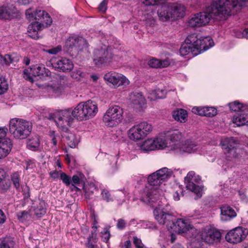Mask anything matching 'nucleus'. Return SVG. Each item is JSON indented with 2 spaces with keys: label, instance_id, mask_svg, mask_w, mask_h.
I'll use <instances>...</instances> for the list:
<instances>
[{
  "label": "nucleus",
  "instance_id": "1a4fd4ad",
  "mask_svg": "<svg viewBox=\"0 0 248 248\" xmlns=\"http://www.w3.org/2000/svg\"><path fill=\"white\" fill-rule=\"evenodd\" d=\"M153 130L152 125L147 122H141L132 126L128 131V137L137 141L145 138Z\"/></svg>",
  "mask_w": 248,
  "mask_h": 248
},
{
  "label": "nucleus",
  "instance_id": "6e6552de",
  "mask_svg": "<svg viewBox=\"0 0 248 248\" xmlns=\"http://www.w3.org/2000/svg\"><path fill=\"white\" fill-rule=\"evenodd\" d=\"M73 112L74 109L70 108L59 110L53 112L50 117L61 130L66 131L73 122Z\"/></svg>",
  "mask_w": 248,
  "mask_h": 248
},
{
  "label": "nucleus",
  "instance_id": "f257e3e1",
  "mask_svg": "<svg viewBox=\"0 0 248 248\" xmlns=\"http://www.w3.org/2000/svg\"><path fill=\"white\" fill-rule=\"evenodd\" d=\"M236 5L230 0H213L205 10L191 16L187 25L192 28H200L208 25L211 19L225 20L231 16L233 7Z\"/></svg>",
  "mask_w": 248,
  "mask_h": 248
},
{
  "label": "nucleus",
  "instance_id": "864d4df0",
  "mask_svg": "<svg viewBox=\"0 0 248 248\" xmlns=\"http://www.w3.org/2000/svg\"><path fill=\"white\" fill-rule=\"evenodd\" d=\"M232 1L236 3V5L233 7V9L238 7L244 6L246 5V2H248V0H230V3H232Z\"/></svg>",
  "mask_w": 248,
  "mask_h": 248
},
{
  "label": "nucleus",
  "instance_id": "7ed1b4c3",
  "mask_svg": "<svg viewBox=\"0 0 248 248\" xmlns=\"http://www.w3.org/2000/svg\"><path fill=\"white\" fill-rule=\"evenodd\" d=\"M214 46L213 40L210 37L198 38L196 34H191L186 39L180 48V54L182 56L191 54L197 56Z\"/></svg>",
  "mask_w": 248,
  "mask_h": 248
},
{
  "label": "nucleus",
  "instance_id": "37998d69",
  "mask_svg": "<svg viewBox=\"0 0 248 248\" xmlns=\"http://www.w3.org/2000/svg\"><path fill=\"white\" fill-rule=\"evenodd\" d=\"M12 62L13 60L9 55H6L3 56L0 54V65L8 66Z\"/></svg>",
  "mask_w": 248,
  "mask_h": 248
},
{
  "label": "nucleus",
  "instance_id": "e2e57ef3",
  "mask_svg": "<svg viewBox=\"0 0 248 248\" xmlns=\"http://www.w3.org/2000/svg\"><path fill=\"white\" fill-rule=\"evenodd\" d=\"M50 175L51 178L54 179H58L59 177H60L59 172L56 170H54L53 171L50 172Z\"/></svg>",
  "mask_w": 248,
  "mask_h": 248
},
{
  "label": "nucleus",
  "instance_id": "0eeeda50",
  "mask_svg": "<svg viewBox=\"0 0 248 248\" xmlns=\"http://www.w3.org/2000/svg\"><path fill=\"white\" fill-rule=\"evenodd\" d=\"M124 110L119 105L109 106L106 110L102 117V121L105 125L112 127L118 125L123 120Z\"/></svg>",
  "mask_w": 248,
  "mask_h": 248
},
{
  "label": "nucleus",
  "instance_id": "603ef678",
  "mask_svg": "<svg viewBox=\"0 0 248 248\" xmlns=\"http://www.w3.org/2000/svg\"><path fill=\"white\" fill-rule=\"evenodd\" d=\"M9 131L11 133L15 134L16 133V119H11L9 124Z\"/></svg>",
  "mask_w": 248,
  "mask_h": 248
},
{
  "label": "nucleus",
  "instance_id": "0e129e2a",
  "mask_svg": "<svg viewBox=\"0 0 248 248\" xmlns=\"http://www.w3.org/2000/svg\"><path fill=\"white\" fill-rule=\"evenodd\" d=\"M26 170L32 169L34 166V162L31 160L27 161L26 162Z\"/></svg>",
  "mask_w": 248,
  "mask_h": 248
},
{
  "label": "nucleus",
  "instance_id": "7c9ffc66",
  "mask_svg": "<svg viewBox=\"0 0 248 248\" xmlns=\"http://www.w3.org/2000/svg\"><path fill=\"white\" fill-rule=\"evenodd\" d=\"M27 148L32 151H39L40 149V138L37 135L32 136L28 140L27 143Z\"/></svg>",
  "mask_w": 248,
  "mask_h": 248
},
{
  "label": "nucleus",
  "instance_id": "ddd939ff",
  "mask_svg": "<svg viewBox=\"0 0 248 248\" xmlns=\"http://www.w3.org/2000/svg\"><path fill=\"white\" fill-rule=\"evenodd\" d=\"M200 237L204 242L213 244L220 241L221 234L219 231L215 227L208 225L202 229L200 233Z\"/></svg>",
  "mask_w": 248,
  "mask_h": 248
},
{
  "label": "nucleus",
  "instance_id": "4d7b16f0",
  "mask_svg": "<svg viewBox=\"0 0 248 248\" xmlns=\"http://www.w3.org/2000/svg\"><path fill=\"white\" fill-rule=\"evenodd\" d=\"M110 238V233L108 230H104L102 232V239L104 242H108Z\"/></svg>",
  "mask_w": 248,
  "mask_h": 248
},
{
  "label": "nucleus",
  "instance_id": "13d9d810",
  "mask_svg": "<svg viewBox=\"0 0 248 248\" xmlns=\"http://www.w3.org/2000/svg\"><path fill=\"white\" fill-rule=\"evenodd\" d=\"M117 227L119 229L122 230L125 227V222L123 219H120L118 220Z\"/></svg>",
  "mask_w": 248,
  "mask_h": 248
},
{
  "label": "nucleus",
  "instance_id": "f8f14e48",
  "mask_svg": "<svg viewBox=\"0 0 248 248\" xmlns=\"http://www.w3.org/2000/svg\"><path fill=\"white\" fill-rule=\"evenodd\" d=\"M26 17L30 21H34L51 25L52 19L49 14L44 10L37 9L33 10L29 8L26 11Z\"/></svg>",
  "mask_w": 248,
  "mask_h": 248
},
{
  "label": "nucleus",
  "instance_id": "69168bd1",
  "mask_svg": "<svg viewBox=\"0 0 248 248\" xmlns=\"http://www.w3.org/2000/svg\"><path fill=\"white\" fill-rule=\"evenodd\" d=\"M50 136L52 138V143H53V145L54 146H56L57 141L56 140L55 136V132L54 131H51L50 132Z\"/></svg>",
  "mask_w": 248,
  "mask_h": 248
},
{
  "label": "nucleus",
  "instance_id": "b1692460",
  "mask_svg": "<svg viewBox=\"0 0 248 248\" xmlns=\"http://www.w3.org/2000/svg\"><path fill=\"white\" fill-rule=\"evenodd\" d=\"M161 6L159 7L157 11V14L159 20L166 22L172 19V13H171L169 3L164 2Z\"/></svg>",
  "mask_w": 248,
  "mask_h": 248
},
{
  "label": "nucleus",
  "instance_id": "bb28decb",
  "mask_svg": "<svg viewBox=\"0 0 248 248\" xmlns=\"http://www.w3.org/2000/svg\"><path fill=\"white\" fill-rule=\"evenodd\" d=\"M33 74L32 75L36 78L38 77L39 78L44 79L47 77H49L51 76L50 71L45 68L42 65H34L32 66Z\"/></svg>",
  "mask_w": 248,
  "mask_h": 248
},
{
  "label": "nucleus",
  "instance_id": "f03ea898",
  "mask_svg": "<svg viewBox=\"0 0 248 248\" xmlns=\"http://www.w3.org/2000/svg\"><path fill=\"white\" fill-rule=\"evenodd\" d=\"M172 174V171L167 168H163L150 174L148 178L149 186H146L141 193L140 199L145 203L153 205V203L163 194L160 189L162 181L170 178Z\"/></svg>",
  "mask_w": 248,
  "mask_h": 248
},
{
  "label": "nucleus",
  "instance_id": "9b49d317",
  "mask_svg": "<svg viewBox=\"0 0 248 248\" xmlns=\"http://www.w3.org/2000/svg\"><path fill=\"white\" fill-rule=\"evenodd\" d=\"M155 220L160 225H166L169 230L174 228L175 218L170 214L167 212L161 205H158L154 210Z\"/></svg>",
  "mask_w": 248,
  "mask_h": 248
},
{
  "label": "nucleus",
  "instance_id": "f3484780",
  "mask_svg": "<svg viewBox=\"0 0 248 248\" xmlns=\"http://www.w3.org/2000/svg\"><path fill=\"white\" fill-rule=\"evenodd\" d=\"M174 226L172 229L177 231L179 233H185L189 232H196L197 230L193 226L188 219L178 218L174 221Z\"/></svg>",
  "mask_w": 248,
  "mask_h": 248
},
{
  "label": "nucleus",
  "instance_id": "4c0bfd02",
  "mask_svg": "<svg viewBox=\"0 0 248 248\" xmlns=\"http://www.w3.org/2000/svg\"><path fill=\"white\" fill-rule=\"evenodd\" d=\"M34 214L38 217H42L46 213V204L44 201H41L39 205L33 210Z\"/></svg>",
  "mask_w": 248,
  "mask_h": 248
},
{
  "label": "nucleus",
  "instance_id": "412c9836",
  "mask_svg": "<svg viewBox=\"0 0 248 248\" xmlns=\"http://www.w3.org/2000/svg\"><path fill=\"white\" fill-rule=\"evenodd\" d=\"M51 25L43 24L39 21L33 22L31 23L28 28L29 35L32 38L37 39L39 38L38 32L43 30L44 28L50 26Z\"/></svg>",
  "mask_w": 248,
  "mask_h": 248
},
{
  "label": "nucleus",
  "instance_id": "cd10ccee",
  "mask_svg": "<svg viewBox=\"0 0 248 248\" xmlns=\"http://www.w3.org/2000/svg\"><path fill=\"white\" fill-rule=\"evenodd\" d=\"M12 148V143L9 139H4L0 140V159L6 157L10 153Z\"/></svg>",
  "mask_w": 248,
  "mask_h": 248
},
{
  "label": "nucleus",
  "instance_id": "052dcab7",
  "mask_svg": "<svg viewBox=\"0 0 248 248\" xmlns=\"http://www.w3.org/2000/svg\"><path fill=\"white\" fill-rule=\"evenodd\" d=\"M7 129L5 127H0V140L5 137Z\"/></svg>",
  "mask_w": 248,
  "mask_h": 248
},
{
  "label": "nucleus",
  "instance_id": "3c124183",
  "mask_svg": "<svg viewBox=\"0 0 248 248\" xmlns=\"http://www.w3.org/2000/svg\"><path fill=\"white\" fill-rule=\"evenodd\" d=\"M62 50V47L60 46H58L56 47L52 48L51 49L47 50H44V51L50 54L56 55L60 52Z\"/></svg>",
  "mask_w": 248,
  "mask_h": 248
},
{
  "label": "nucleus",
  "instance_id": "c85d7f7f",
  "mask_svg": "<svg viewBox=\"0 0 248 248\" xmlns=\"http://www.w3.org/2000/svg\"><path fill=\"white\" fill-rule=\"evenodd\" d=\"M170 9L172 13V19H177L183 17L185 15V8L180 5L169 3Z\"/></svg>",
  "mask_w": 248,
  "mask_h": 248
},
{
  "label": "nucleus",
  "instance_id": "8fccbe9b",
  "mask_svg": "<svg viewBox=\"0 0 248 248\" xmlns=\"http://www.w3.org/2000/svg\"><path fill=\"white\" fill-rule=\"evenodd\" d=\"M234 35L238 38H246L248 39V35L247 29H245L242 31H235L234 32Z\"/></svg>",
  "mask_w": 248,
  "mask_h": 248
},
{
  "label": "nucleus",
  "instance_id": "bf43d9fd",
  "mask_svg": "<svg viewBox=\"0 0 248 248\" xmlns=\"http://www.w3.org/2000/svg\"><path fill=\"white\" fill-rule=\"evenodd\" d=\"M22 191L23 192L24 197L25 199H28L30 197L29 188L25 186L23 187Z\"/></svg>",
  "mask_w": 248,
  "mask_h": 248
},
{
  "label": "nucleus",
  "instance_id": "de8ad7c7",
  "mask_svg": "<svg viewBox=\"0 0 248 248\" xmlns=\"http://www.w3.org/2000/svg\"><path fill=\"white\" fill-rule=\"evenodd\" d=\"M61 179L63 183L66 186L70 185L71 182V179L70 177L68 176L66 173L62 172L60 174Z\"/></svg>",
  "mask_w": 248,
  "mask_h": 248
},
{
  "label": "nucleus",
  "instance_id": "473e14b6",
  "mask_svg": "<svg viewBox=\"0 0 248 248\" xmlns=\"http://www.w3.org/2000/svg\"><path fill=\"white\" fill-rule=\"evenodd\" d=\"M166 93V90L158 89L149 92L147 97L150 101H155L158 99L164 98Z\"/></svg>",
  "mask_w": 248,
  "mask_h": 248
},
{
  "label": "nucleus",
  "instance_id": "680f3d73",
  "mask_svg": "<svg viewBox=\"0 0 248 248\" xmlns=\"http://www.w3.org/2000/svg\"><path fill=\"white\" fill-rule=\"evenodd\" d=\"M0 248H11L9 243L6 240H0Z\"/></svg>",
  "mask_w": 248,
  "mask_h": 248
},
{
  "label": "nucleus",
  "instance_id": "72a5a7b5",
  "mask_svg": "<svg viewBox=\"0 0 248 248\" xmlns=\"http://www.w3.org/2000/svg\"><path fill=\"white\" fill-rule=\"evenodd\" d=\"M15 7L8 5L6 7L0 8V19H10L13 14L15 13Z\"/></svg>",
  "mask_w": 248,
  "mask_h": 248
},
{
  "label": "nucleus",
  "instance_id": "79ce46f5",
  "mask_svg": "<svg viewBox=\"0 0 248 248\" xmlns=\"http://www.w3.org/2000/svg\"><path fill=\"white\" fill-rule=\"evenodd\" d=\"M228 105L230 109L233 111H239L241 110L243 107V104L237 101L230 103Z\"/></svg>",
  "mask_w": 248,
  "mask_h": 248
},
{
  "label": "nucleus",
  "instance_id": "49530a36",
  "mask_svg": "<svg viewBox=\"0 0 248 248\" xmlns=\"http://www.w3.org/2000/svg\"><path fill=\"white\" fill-rule=\"evenodd\" d=\"M8 89L7 81L2 78H0V94L3 93Z\"/></svg>",
  "mask_w": 248,
  "mask_h": 248
},
{
  "label": "nucleus",
  "instance_id": "e433bc0d",
  "mask_svg": "<svg viewBox=\"0 0 248 248\" xmlns=\"http://www.w3.org/2000/svg\"><path fill=\"white\" fill-rule=\"evenodd\" d=\"M84 179V175L81 172H78L77 174L74 175L72 178L71 182L72 185L74 186V188L72 189V190H79V189L75 185H79L81 183Z\"/></svg>",
  "mask_w": 248,
  "mask_h": 248
},
{
  "label": "nucleus",
  "instance_id": "4468645a",
  "mask_svg": "<svg viewBox=\"0 0 248 248\" xmlns=\"http://www.w3.org/2000/svg\"><path fill=\"white\" fill-rule=\"evenodd\" d=\"M248 234V230L242 227H236L229 232L225 235L226 240L232 244H237L244 240Z\"/></svg>",
  "mask_w": 248,
  "mask_h": 248
},
{
  "label": "nucleus",
  "instance_id": "58836bf2",
  "mask_svg": "<svg viewBox=\"0 0 248 248\" xmlns=\"http://www.w3.org/2000/svg\"><path fill=\"white\" fill-rule=\"evenodd\" d=\"M66 138L68 145L72 148H75L79 141V137L73 133H69Z\"/></svg>",
  "mask_w": 248,
  "mask_h": 248
},
{
  "label": "nucleus",
  "instance_id": "39448f33",
  "mask_svg": "<svg viewBox=\"0 0 248 248\" xmlns=\"http://www.w3.org/2000/svg\"><path fill=\"white\" fill-rule=\"evenodd\" d=\"M98 112L97 103L92 100L79 103L74 108V118L79 121L87 120L95 117Z\"/></svg>",
  "mask_w": 248,
  "mask_h": 248
},
{
  "label": "nucleus",
  "instance_id": "c03bdc74",
  "mask_svg": "<svg viewBox=\"0 0 248 248\" xmlns=\"http://www.w3.org/2000/svg\"><path fill=\"white\" fill-rule=\"evenodd\" d=\"M101 195L102 199L107 202L113 201V198L111 197L109 192L107 189H102Z\"/></svg>",
  "mask_w": 248,
  "mask_h": 248
},
{
  "label": "nucleus",
  "instance_id": "774afa93",
  "mask_svg": "<svg viewBox=\"0 0 248 248\" xmlns=\"http://www.w3.org/2000/svg\"><path fill=\"white\" fill-rule=\"evenodd\" d=\"M131 243L130 240H127L124 242L123 248H131Z\"/></svg>",
  "mask_w": 248,
  "mask_h": 248
},
{
  "label": "nucleus",
  "instance_id": "2f4dec72",
  "mask_svg": "<svg viewBox=\"0 0 248 248\" xmlns=\"http://www.w3.org/2000/svg\"><path fill=\"white\" fill-rule=\"evenodd\" d=\"M172 116L175 121L185 123L187 117V112L184 109H177L172 111Z\"/></svg>",
  "mask_w": 248,
  "mask_h": 248
},
{
  "label": "nucleus",
  "instance_id": "6e6d98bb",
  "mask_svg": "<svg viewBox=\"0 0 248 248\" xmlns=\"http://www.w3.org/2000/svg\"><path fill=\"white\" fill-rule=\"evenodd\" d=\"M108 1L107 0H103L99 4L98 9L100 12L104 13L107 9Z\"/></svg>",
  "mask_w": 248,
  "mask_h": 248
},
{
  "label": "nucleus",
  "instance_id": "dca6fc26",
  "mask_svg": "<svg viewBox=\"0 0 248 248\" xmlns=\"http://www.w3.org/2000/svg\"><path fill=\"white\" fill-rule=\"evenodd\" d=\"M16 137L20 139H26L31 133L32 124L29 122L16 119Z\"/></svg>",
  "mask_w": 248,
  "mask_h": 248
},
{
  "label": "nucleus",
  "instance_id": "5fc2aeb1",
  "mask_svg": "<svg viewBox=\"0 0 248 248\" xmlns=\"http://www.w3.org/2000/svg\"><path fill=\"white\" fill-rule=\"evenodd\" d=\"M133 243L136 248H144V246L142 243L141 239L137 236L133 237Z\"/></svg>",
  "mask_w": 248,
  "mask_h": 248
},
{
  "label": "nucleus",
  "instance_id": "f704fd0d",
  "mask_svg": "<svg viewBox=\"0 0 248 248\" xmlns=\"http://www.w3.org/2000/svg\"><path fill=\"white\" fill-rule=\"evenodd\" d=\"M148 64L150 67L152 68H163L169 65L170 62L168 60L161 61L156 59L153 58L148 61Z\"/></svg>",
  "mask_w": 248,
  "mask_h": 248
},
{
  "label": "nucleus",
  "instance_id": "09e8293b",
  "mask_svg": "<svg viewBox=\"0 0 248 248\" xmlns=\"http://www.w3.org/2000/svg\"><path fill=\"white\" fill-rule=\"evenodd\" d=\"M71 77L77 80H79L80 78L84 77V73L80 70H76L71 73Z\"/></svg>",
  "mask_w": 248,
  "mask_h": 248
},
{
  "label": "nucleus",
  "instance_id": "a19ab883",
  "mask_svg": "<svg viewBox=\"0 0 248 248\" xmlns=\"http://www.w3.org/2000/svg\"><path fill=\"white\" fill-rule=\"evenodd\" d=\"M33 73V68L32 66L30 68H28L25 69L23 71V77L24 78L30 81L31 83H33L35 80V77H34L32 75Z\"/></svg>",
  "mask_w": 248,
  "mask_h": 248
},
{
  "label": "nucleus",
  "instance_id": "20e7f679",
  "mask_svg": "<svg viewBox=\"0 0 248 248\" xmlns=\"http://www.w3.org/2000/svg\"><path fill=\"white\" fill-rule=\"evenodd\" d=\"M182 138V134L178 129L174 128L166 129L154 138L156 150L167 148L175 150Z\"/></svg>",
  "mask_w": 248,
  "mask_h": 248
},
{
  "label": "nucleus",
  "instance_id": "9d476101",
  "mask_svg": "<svg viewBox=\"0 0 248 248\" xmlns=\"http://www.w3.org/2000/svg\"><path fill=\"white\" fill-rule=\"evenodd\" d=\"M104 79L108 85L114 88L119 87L125 88L130 83V80L124 75L115 72L106 73L104 76Z\"/></svg>",
  "mask_w": 248,
  "mask_h": 248
},
{
  "label": "nucleus",
  "instance_id": "a211bd4d",
  "mask_svg": "<svg viewBox=\"0 0 248 248\" xmlns=\"http://www.w3.org/2000/svg\"><path fill=\"white\" fill-rule=\"evenodd\" d=\"M195 175V173L193 171H189L187 173L185 179L186 185V187L187 189L194 192L197 194L198 197H200L202 196V189L200 187L194 183Z\"/></svg>",
  "mask_w": 248,
  "mask_h": 248
},
{
  "label": "nucleus",
  "instance_id": "338daca9",
  "mask_svg": "<svg viewBox=\"0 0 248 248\" xmlns=\"http://www.w3.org/2000/svg\"><path fill=\"white\" fill-rule=\"evenodd\" d=\"M6 217L4 213L0 210V224H3L5 221Z\"/></svg>",
  "mask_w": 248,
  "mask_h": 248
},
{
  "label": "nucleus",
  "instance_id": "5701e85b",
  "mask_svg": "<svg viewBox=\"0 0 248 248\" xmlns=\"http://www.w3.org/2000/svg\"><path fill=\"white\" fill-rule=\"evenodd\" d=\"M220 220L223 222L229 221L237 216V213L231 206L227 205L220 208Z\"/></svg>",
  "mask_w": 248,
  "mask_h": 248
},
{
  "label": "nucleus",
  "instance_id": "2eb2a0df",
  "mask_svg": "<svg viewBox=\"0 0 248 248\" xmlns=\"http://www.w3.org/2000/svg\"><path fill=\"white\" fill-rule=\"evenodd\" d=\"M113 56L109 48H101L94 51L93 61L96 65L107 64L111 62Z\"/></svg>",
  "mask_w": 248,
  "mask_h": 248
},
{
  "label": "nucleus",
  "instance_id": "393cba45",
  "mask_svg": "<svg viewBox=\"0 0 248 248\" xmlns=\"http://www.w3.org/2000/svg\"><path fill=\"white\" fill-rule=\"evenodd\" d=\"M74 46L83 48L87 46L86 41L81 37H69L65 42V47L69 49Z\"/></svg>",
  "mask_w": 248,
  "mask_h": 248
},
{
  "label": "nucleus",
  "instance_id": "c756f323",
  "mask_svg": "<svg viewBox=\"0 0 248 248\" xmlns=\"http://www.w3.org/2000/svg\"><path fill=\"white\" fill-rule=\"evenodd\" d=\"M232 121L237 126H248V113H240L235 114L232 117Z\"/></svg>",
  "mask_w": 248,
  "mask_h": 248
},
{
  "label": "nucleus",
  "instance_id": "6ab92c4d",
  "mask_svg": "<svg viewBox=\"0 0 248 248\" xmlns=\"http://www.w3.org/2000/svg\"><path fill=\"white\" fill-rule=\"evenodd\" d=\"M131 105L135 109L141 111L145 108L146 99L140 93H133L130 95Z\"/></svg>",
  "mask_w": 248,
  "mask_h": 248
},
{
  "label": "nucleus",
  "instance_id": "a18cd8bd",
  "mask_svg": "<svg viewBox=\"0 0 248 248\" xmlns=\"http://www.w3.org/2000/svg\"><path fill=\"white\" fill-rule=\"evenodd\" d=\"M167 0H141L146 5H155L163 4Z\"/></svg>",
  "mask_w": 248,
  "mask_h": 248
},
{
  "label": "nucleus",
  "instance_id": "423d86ee",
  "mask_svg": "<svg viewBox=\"0 0 248 248\" xmlns=\"http://www.w3.org/2000/svg\"><path fill=\"white\" fill-rule=\"evenodd\" d=\"M239 140L232 137L222 138L220 142V145L227 158L230 161L240 156L242 151L239 148Z\"/></svg>",
  "mask_w": 248,
  "mask_h": 248
},
{
  "label": "nucleus",
  "instance_id": "4be33fe9",
  "mask_svg": "<svg viewBox=\"0 0 248 248\" xmlns=\"http://www.w3.org/2000/svg\"><path fill=\"white\" fill-rule=\"evenodd\" d=\"M52 66L56 69L62 72H69L74 68L73 62L66 58H62L52 63Z\"/></svg>",
  "mask_w": 248,
  "mask_h": 248
},
{
  "label": "nucleus",
  "instance_id": "aec40b11",
  "mask_svg": "<svg viewBox=\"0 0 248 248\" xmlns=\"http://www.w3.org/2000/svg\"><path fill=\"white\" fill-rule=\"evenodd\" d=\"M182 153H197L200 155L204 154V147L200 144H197L192 142H187L180 149Z\"/></svg>",
  "mask_w": 248,
  "mask_h": 248
},
{
  "label": "nucleus",
  "instance_id": "ea45409f",
  "mask_svg": "<svg viewBox=\"0 0 248 248\" xmlns=\"http://www.w3.org/2000/svg\"><path fill=\"white\" fill-rule=\"evenodd\" d=\"M83 190L85 193V196L87 198H89L92 195L95 191L97 190V188L95 185L93 183H91L87 186H84Z\"/></svg>",
  "mask_w": 248,
  "mask_h": 248
},
{
  "label": "nucleus",
  "instance_id": "a878e982",
  "mask_svg": "<svg viewBox=\"0 0 248 248\" xmlns=\"http://www.w3.org/2000/svg\"><path fill=\"white\" fill-rule=\"evenodd\" d=\"M192 111L196 114L208 117H213L217 113L216 108L214 107H195L192 108Z\"/></svg>",
  "mask_w": 248,
  "mask_h": 248
},
{
  "label": "nucleus",
  "instance_id": "c9c22d12",
  "mask_svg": "<svg viewBox=\"0 0 248 248\" xmlns=\"http://www.w3.org/2000/svg\"><path fill=\"white\" fill-rule=\"evenodd\" d=\"M154 139H148L144 140L140 145V148L143 151H150L156 150Z\"/></svg>",
  "mask_w": 248,
  "mask_h": 248
}]
</instances>
